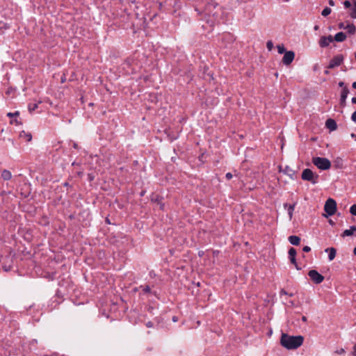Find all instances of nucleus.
<instances>
[{"label":"nucleus","mask_w":356,"mask_h":356,"mask_svg":"<svg viewBox=\"0 0 356 356\" xmlns=\"http://www.w3.org/2000/svg\"><path fill=\"white\" fill-rule=\"evenodd\" d=\"M295 58V54L293 51H286L282 58V62L284 65H290Z\"/></svg>","instance_id":"nucleus-7"},{"label":"nucleus","mask_w":356,"mask_h":356,"mask_svg":"<svg viewBox=\"0 0 356 356\" xmlns=\"http://www.w3.org/2000/svg\"><path fill=\"white\" fill-rule=\"evenodd\" d=\"M333 39L339 42H343L346 39V35L343 32H339L334 35Z\"/></svg>","instance_id":"nucleus-12"},{"label":"nucleus","mask_w":356,"mask_h":356,"mask_svg":"<svg viewBox=\"0 0 356 356\" xmlns=\"http://www.w3.org/2000/svg\"><path fill=\"white\" fill-rule=\"evenodd\" d=\"M266 47L268 49V51H271L273 48V43L271 40H268L267 42H266Z\"/></svg>","instance_id":"nucleus-24"},{"label":"nucleus","mask_w":356,"mask_h":356,"mask_svg":"<svg viewBox=\"0 0 356 356\" xmlns=\"http://www.w3.org/2000/svg\"><path fill=\"white\" fill-rule=\"evenodd\" d=\"M1 177L4 180L8 181L12 178V174H11L10 171H9L8 170H3L1 172Z\"/></svg>","instance_id":"nucleus-15"},{"label":"nucleus","mask_w":356,"mask_h":356,"mask_svg":"<svg viewBox=\"0 0 356 356\" xmlns=\"http://www.w3.org/2000/svg\"><path fill=\"white\" fill-rule=\"evenodd\" d=\"M280 295H289V296H293V293H288L285 290L282 289L280 291Z\"/></svg>","instance_id":"nucleus-30"},{"label":"nucleus","mask_w":356,"mask_h":356,"mask_svg":"<svg viewBox=\"0 0 356 356\" xmlns=\"http://www.w3.org/2000/svg\"><path fill=\"white\" fill-rule=\"evenodd\" d=\"M289 241L293 245H298L300 244V238L298 236H290L289 237Z\"/></svg>","instance_id":"nucleus-14"},{"label":"nucleus","mask_w":356,"mask_h":356,"mask_svg":"<svg viewBox=\"0 0 356 356\" xmlns=\"http://www.w3.org/2000/svg\"><path fill=\"white\" fill-rule=\"evenodd\" d=\"M19 115V111H15L14 113H7V116L9 117V118L16 117V116H18Z\"/></svg>","instance_id":"nucleus-26"},{"label":"nucleus","mask_w":356,"mask_h":356,"mask_svg":"<svg viewBox=\"0 0 356 356\" xmlns=\"http://www.w3.org/2000/svg\"><path fill=\"white\" fill-rule=\"evenodd\" d=\"M312 162L318 169L323 170H328L331 167L330 161L326 158L314 157Z\"/></svg>","instance_id":"nucleus-2"},{"label":"nucleus","mask_w":356,"mask_h":356,"mask_svg":"<svg viewBox=\"0 0 356 356\" xmlns=\"http://www.w3.org/2000/svg\"><path fill=\"white\" fill-rule=\"evenodd\" d=\"M346 99L340 97V104L342 106H346Z\"/></svg>","instance_id":"nucleus-29"},{"label":"nucleus","mask_w":356,"mask_h":356,"mask_svg":"<svg viewBox=\"0 0 356 356\" xmlns=\"http://www.w3.org/2000/svg\"><path fill=\"white\" fill-rule=\"evenodd\" d=\"M338 85H339V87H341V88H343V87H346V86H344V83H343V81H340V82H339Z\"/></svg>","instance_id":"nucleus-37"},{"label":"nucleus","mask_w":356,"mask_h":356,"mask_svg":"<svg viewBox=\"0 0 356 356\" xmlns=\"http://www.w3.org/2000/svg\"><path fill=\"white\" fill-rule=\"evenodd\" d=\"M324 210L327 216H331L334 215L337 210V202L334 200L329 198L325 204Z\"/></svg>","instance_id":"nucleus-4"},{"label":"nucleus","mask_w":356,"mask_h":356,"mask_svg":"<svg viewBox=\"0 0 356 356\" xmlns=\"http://www.w3.org/2000/svg\"><path fill=\"white\" fill-rule=\"evenodd\" d=\"M302 250L305 252H309L310 250H311V248L310 247L306 245V246H304L303 248H302Z\"/></svg>","instance_id":"nucleus-32"},{"label":"nucleus","mask_w":356,"mask_h":356,"mask_svg":"<svg viewBox=\"0 0 356 356\" xmlns=\"http://www.w3.org/2000/svg\"><path fill=\"white\" fill-rule=\"evenodd\" d=\"M289 170H290L291 172H292V170H290L289 167H286V169L284 170V172H285V173L289 174Z\"/></svg>","instance_id":"nucleus-39"},{"label":"nucleus","mask_w":356,"mask_h":356,"mask_svg":"<svg viewBox=\"0 0 356 356\" xmlns=\"http://www.w3.org/2000/svg\"><path fill=\"white\" fill-rule=\"evenodd\" d=\"M355 232H356V226L353 225L348 229L344 230L341 236L343 237L352 236Z\"/></svg>","instance_id":"nucleus-11"},{"label":"nucleus","mask_w":356,"mask_h":356,"mask_svg":"<svg viewBox=\"0 0 356 356\" xmlns=\"http://www.w3.org/2000/svg\"><path fill=\"white\" fill-rule=\"evenodd\" d=\"M277 51L280 54H282L284 53H285V48H284V44H278L277 46Z\"/></svg>","instance_id":"nucleus-22"},{"label":"nucleus","mask_w":356,"mask_h":356,"mask_svg":"<svg viewBox=\"0 0 356 356\" xmlns=\"http://www.w3.org/2000/svg\"><path fill=\"white\" fill-rule=\"evenodd\" d=\"M349 92V89L347 87H343L341 92V97L347 99Z\"/></svg>","instance_id":"nucleus-19"},{"label":"nucleus","mask_w":356,"mask_h":356,"mask_svg":"<svg viewBox=\"0 0 356 356\" xmlns=\"http://www.w3.org/2000/svg\"><path fill=\"white\" fill-rule=\"evenodd\" d=\"M345 351L343 349H341L339 351V353L341 354V353H344Z\"/></svg>","instance_id":"nucleus-44"},{"label":"nucleus","mask_w":356,"mask_h":356,"mask_svg":"<svg viewBox=\"0 0 356 356\" xmlns=\"http://www.w3.org/2000/svg\"><path fill=\"white\" fill-rule=\"evenodd\" d=\"M301 177L303 180L309 181L312 182L313 184H316L318 180V175L314 174L309 168L305 169L302 171Z\"/></svg>","instance_id":"nucleus-3"},{"label":"nucleus","mask_w":356,"mask_h":356,"mask_svg":"<svg viewBox=\"0 0 356 356\" xmlns=\"http://www.w3.org/2000/svg\"><path fill=\"white\" fill-rule=\"evenodd\" d=\"M339 26L340 29H345V28H346V26H344L343 23H340L339 24Z\"/></svg>","instance_id":"nucleus-38"},{"label":"nucleus","mask_w":356,"mask_h":356,"mask_svg":"<svg viewBox=\"0 0 356 356\" xmlns=\"http://www.w3.org/2000/svg\"><path fill=\"white\" fill-rule=\"evenodd\" d=\"M30 112L35 111L38 108V104H30L28 106Z\"/></svg>","instance_id":"nucleus-23"},{"label":"nucleus","mask_w":356,"mask_h":356,"mask_svg":"<svg viewBox=\"0 0 356 356\" xmlns=\"http://www.w3.org/2000/svg\"><path fill=\"white\" fill-rule=\"evenodd\" d=\"M146 326L147 327H152L153 326V323L151 321H149L146 323Z\"/></svg>","instance_id":"nucleus-35"},{"label":"nucleus","mask_w":356,"mask_h":356,"mask_svg":"<svg viewBox=\"0 0 356 356\" xmlns=\"http://www.w3.org/2000/svg\"><path fill=\"white\" fill-rule=\"evenodd\" d=\"M350 16L353 19H356V1H353V6L350 9Z\"/></svg>","instance_id":"nucleus-17"},{"label":"nucleus","mask_w":356,"mask_h":356,"mask_svg":"<svg viewBox=\"0 0 356 356\" xmlns=\"http://www.w3.org/2000/svg\"><path fill=\"white\" fill-rule=\"evenodd\" d=\"M19 136L21 138H24L27 142L31 141L32 139L31 134L30 133H26L24 131L20 133Z\"/></svg>","instance_id":"nucleus-16"},{"label":"nucleus","mask_w":356,"mask_h":356,"mask_svg":"<svg viewBox=\"0 0 356 356\" xmlns=\"http://www.w3.org/2000/svg\"><path fill=\"white\" fill-rule=\"evenodd\" d=\"M353 88L356 89V82H353Z\"/></svg>","instance_id":"nucleus-45"},{"label":"nucleus","mask_w":356,"mask_h":356,"mask_svg":"<svg viewBox=\"0 0 356 356\" xmlns=\"http://www.w3.org/2000/svg\"><path fill=\"white\" fill-rule=\"evenodd\" d=\"M343 6L346 8H350L351 6V3L349 1H345L343 2Z\"/></svg>","instance_id":"nucleus-28"},{"label":"nucleus","mask_w":356,"mask_h":356,"mask_svg":"<svg viewBox=\"0 0 356 356\" xmlns=\"http://www.w3.org/2000/svg\"><path fill=\"white\" fill-rule=\"evenodd\" d=\"M350 213L353 216H356V204H353L350 207Z\"/></svg>","instance_id":"nucleus-25"},{"label":"nucleus","mask_w":356,"mask_h":356,"mask_svg":"<svg viewBox=\"0 0 356 356\" xmlns=\"http://www.w3.org/2000/svg\"><path fill=\"white\" fill-rule=\"evenodd\" d=\"M345 29H347L348 33H350V34L354 33L355 32V31H356V28H355V25L353 24H348L346 26Z\"/></svg>","instance_id":"nucleus-18"},{"label":"nucleus","mask_w":356,"mask_h":356,"mask_svg":"<svg viewBox=\"0 0 356 356\" xmlns=\"http://www.w3.org/2000/svg\"><path fill=\"white\" fill-rule=\"evenodd\" d=\"M328 3L330 6H334L335 5L333 0H328Z\"/></svg>","instance_id":"nucleus-34"},{"label":"nucleus","mask_w":356,"mask_h":356,"mask_svg":"<svg viewBox=\"0 0 356 356\" xmlns=\"http://www.w3.org/2000/svg\"><path fill=\"white\" fill-rule=\"evenodd\" d=\"M302 321H304V322H306V321H307V317H306V316H303L302 317Z\"/></svg>","instance_id":"nucleus-41"},{"label":"nucleus","mask_w":356,"mask_h":356,"mask_svg":"<svg viewBox=\"0 0 356 356\" xmlns=\"http://www.w3.org/2000/svg\"><path fill=\"white\" fill-rule=\"evenodd\" d=\"M332 12V10L328 8V7H326L325 8L322 13H321V15L323 16V17H327V15H329Z\"/></svg>","instance_id":"nucleus-21"},{"label":"nucleus","mask_w":356,"mask_h":356,"mask_svg":"<svg viewBox=\"0 0 356 356\" xmlns=\"http://www.w3.org/2000/svg\"><path fill=\"white\" fill-rule=\"evenodd\" d=\"M325 125L330 131H334L337 127L336 122L332 119H327L326 120Z\"/></svg>","instance_id":"nucleus-10"},{"label":"nucleus","mask_w":356,"mask_h":356,"mask_svg":"<svg viewBox=\"0 0 356 356\" xmlns=\"http://www.w3.org/2000/svg\"><path fill=\"white\" fill-rule=\"evenodd\" d=\"M225 177L227 179H230L232 178V174L231 172H227L226 175H225Z\"/></svg>","instance_id":"nucleus-33"},{"label":"nucleus","mask_w":356,"mask_h":356,"mask_svg":"<svg viewBox=\"0 0 356 356\" xmlns=\"http://www.w3.org/2000/svg\"><path fill=\"white\" fill-rule=\"evenodd\" d=\"M353 254L356 255V247L353 249Z\"/></svg>","instance_id":"nucleus-46"},{"label":"nucleus","mask_w":356,"mask_h":356,"mask_svg":"<svg viewBox=\"0 0 356 356\" xmlns=\"http://www.w3.org/2000/svg\"><path fill=\"white\" fill-rule=\"evenodd\" d=\"M333 40L334 39L332 35H329L327 37L323 36L319 40V45L321 47H327Z\"/></svg>","instance_id":"nucleus-8"},{"label":"nucleus","mask_w":356,"mask_h":356,"mask_svg":"<svg viewBox=\"0 0 356 356\" xmlns=\"http://www.w3.org/2000/svg\"><path fill=\"white\" fill-rule=\"evenodd\" d=\"M352 102H353V104H356V97H353V98H352Z\"/></svg>","instance_id":"nucleus-42"},{"label":"nucleus","mask_w":356,"mask_h":356,"mask_svg":"<svg viewBox=\"0 0 356 356\" xmlns=\"http://www.w3.org/2000/svg\"><path fill=\"white\" fill-rule=\"evenodd\" d=\"M304 338L301 335L291 336L283 333L280 339V344L288 350L297 349L303 343Z\"/></svg>","instance_id":"nucleus-1"},{"label":"nucleus","mask_w":356,"mask_h":356,"mask_svg":"<svg viewBox=\"0 0 356 356\" xmlns=\"http://www.w3.org/2000/svg\"><path fill=\"white\" fill-rule=\"evenodd\" d=\"M143 289L144 293H150L151 289L149 286H140Z\"/></svg>","instance_id":"nucleus-27"},{"label":"nucleus","mask_w":356,"mask_h":356,"mask_svg":"<svg viewBox=\"0 0 356 356\" xmlns=\"http://www.w3.org/2000/svg\"><path fill=\"white\" fill-rule=\"evenodd\" d=\"M73 147H74V148H76L77 145H76V143H74V145H73Z\"/></svg>","instance_id":"nucleus-48"},{"label":"nucleus","mask_w":356,"mask_h":356,"mask_svg":"<svg viewBox=\"0 0 356 356\" xmlns=\"http://www.w3.org/2000/svg\"><path fill=\"white\" fill-rule=\"evenodd\" d=\"M314 29H315V30H318V26H317V25H316V26H314Z\"/></svg>","instance_id":"nucleus-47"},{"label":"nucleus","mask_w":356,"mask_h":356,"mask_svg":"<svg viewBox=\"0 0 356 356\" xmlns=\"http://www.w3.org/2000/svg\"><path fill=\"white\" fill-rule=\"evenodd\" d=\"M310 279L316 284H320L324 280V277L316 270H311L308 273Z\"/></svg>","instance_id":"nucleus-5"},{"label":"nucleus","mask_w":356,"mask_h":356,"mask_svg":"<svg viewBox=\"0 0 356 356\" xmlns=\"http://www.w3.org/2000/svg\"><path fill=\"white\" fill-rule=\"evenodd\" d=\"M353 356H356V343L353 346Z\"/></svg>","instance_id":"nucleus-36"},{"label":"nucleus","mask_w":356,"mask_h":356,"mask_svg":"<svg viewBox=\"0 0 356 356\" xmlns=\"http://www.w3.org/2000/svg\"><path fill=\"white\" fill-rule=\"evenodd\" d=\"M325 252H328V259L330 261H332L336 256V249L334 248H329L325 249Z\"/></svg>","instance_id":"nucleus-13"},{"label":"nucleus","mask_w":356,"mask_h":356,"mask_svg":"<svg viewBox=\"0 0 356 356\" xmlns=\"http://www.w3.org/2000/svg\"><path fill=\"white\" fill-rule=\"evenodd\" d=\"M294 209H295V204H290L289 207H288V214H289V218L291 219L292 217H293V211H294Z\"/></svg>","instance_id":"nucleus-20"},{"label":"nucleus","mask_w":356,"mask_h":356,"mask_svg":"<svg viewBox=\"0 0 356 356\" xmlns=\"http://www.w3.org/2000/svg\"><path fill=\"white\" fill-rule=\"evenodd\" d=\"M172 321H173L174 322L177 321V317L174 316V317L172 318Z\"/></svg>","instance_id":"nucleus-43"},{"label":"nucleus","mask_w":356,"mask_h":356,"mask_svg":"<svg viewBox=\"0 0 356 356\" xmlns=\"http://www.w3.org/2000/svg\"><path fill=\"white\" fill-rule=\"evenodd\" d=\"M343 61V56L342 55H337L334 56L330 61L328 67L332 69L335 67L339 66Z\"/></svg>","instance_id":"nucleus-6"},{"label":"nucleus","mask_w":356,"mask_h":356,"mask_svg":"<svg viewBox=\"0 0 356 356\" xmlns=\"http://www.w3.org/2000/svg\"><path fill=\"white\" fill-rule=\"evenodd\" d=\"M351 120L353 122H356V111L353 113V114L351 115Z\"/></svg>","instance_id":"nucleus-31"},{"label":"nucleus","mask_w":356,"mask_h":356,"mask_svg":"<svg viewBox=\"0 0 356 356\" xmlns=\"http://www.w3.org/2000/svg\"><path fill=\"white\" fill-rule=\"evenodd\" d=\"M296 250L293 248H291L289 250V259L291 261V262L295 265L296 268L299 270L300 269L298 264H297V262H296Z\"/></svg>","instance_id":"nucleus-9"},{"label":"nucleus","mask_w":356,"mask_h":356,"mask_svg":"<svg viewBox=\"0 0 356 356\" xmlns=\"http://www.w3.org/2000/svg\"><path fill=\"white\" fill-rule=\"evenodd\" d=\"M14 122H15L16 124H18V122H17V120H11V121H10V123H11V124H13Z\"/></svg>","instance_id":"nucleus-40"},{"label":"nucleus","mask_w":356,"mask_h":356,"mask_svg":"<svg viewBox=\"0 0 356 356\" xmlns=\"http://www.w3.org/2000/svg\"><path fill=\"white\" fill-rule=\"evenodd\" d=\"M355 59H356V51H355Z\"/></svg>","instance_id":"nucleus-49"}]
</instances>
